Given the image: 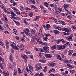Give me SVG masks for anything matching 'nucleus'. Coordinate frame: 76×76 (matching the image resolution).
Instances as JSON below:
<instances>
[{
  "label": "nucleus",
  "mask_w": 76,
  "mask_h": 76,
  "mask_svg": "<svg viewBox=\"0 0 76 76\" xmlns=\"http://www.w3.org/2000/svg\"><path fill=\"white\" fill-rule=\"evenodd\" d=\"M53 32L55 34H60V32L58 30H53Z\"/></svg>",
  "instance_id": "11"
},
{
  "label": "nucleus",
  "mask_w": 76,
  "mask_h": 76,
  "mask_svg": "<svg viewBox=\"0 0 76 76\" xmlns=\"http://www.w3.org/2000/svg\"><path fill=\"white\" fill-rule=\"evenodd\" d=\"M65 46H66V45H65L64 46L63 45V46L61 45L60 46V45H58L57 46V48L58 50H62V49H63L65 48Z\"/></svg>",
  "instance_id": "4"
},
{
  "label": "nucleus",
  "mask_w": 76,
  "mask_h": 76,
  "mask_svg": "<svg viewBox=\"0 0 76 76\" xmlns=\"http://www.w3.org/2000/svg\"><path fill=\"white\" fill-rule=\"evenodd\" d=\"M31 34H35V31L33 29H32L31 30Z\"/></svg>",
  "instance_id": "33"
},
{
  "label": "nucleus",
  "mask_w": 76,
  "mask_h": 76,
  "mask_svg": "<svg viewBox=\"0 0 76 76\" xmlns=\"http://www.w3.org/2000/svg\"><path fill=\"white\" fill-rule=\"evenodd\" d=\"M55 14L57 16H60V12L58 11H56L55 12Z\"/></svg>",
  "instance_id": "17"
},
{
  "label": "nucleus",
  "mask_w": 76,
  "mask_h": 76,
  "mask_svg": "<svg viewBox=\"0 0 76 76\" xmlns=\"http://www.w3.org/2000/svg\"><path fill=\"white\" fill-rule=\"evenodd\" d=\"M15 45L16 43L14 42H12L10 44V45H11L12 47L13 48H15Z\"/></svg>",
  "instance_id": "10"
},
{
  "label": "nucleus",
  "mask_w": 76,
  "mask_h": 76,
  "mask_svg": "<svg viewBox=\"0 0 76 76\" xmlns=\"http://www.w3.org/2000/svg\"><path fill=\"white\" fill-rule=\"evenodd\" d=\"M16 14H17V15H20V12H16Z\"/></svg>",
  "instance_id": "56"
},
{
  "label": "nucleus",
  "mask_w": 76,
  "mask_h": 76,
  "mask_svg": "<svg viewBox=\"0 0 76 76\" xmlns=\"http://www.w3.org/2000/svg\"><path fill=\"white\" fill-rule=\"evenodd\" d=\"M44 5L46 7H48L49 5L48 3H47V2H45Z\"/></svg>",
  "instance_id": "26"
},
{
  "label": "nucleus",
  "mask_w": 76,
  "mask_h": 76,
  "mask_svg": "<svg viewBox=\"0 0 76 76\" xmlns=\"http://www.w3.org/2000/svg\"><path fill=\"white\" fill-rule=\"evenodd\" d=\"M75 70H70V73H71L72 74H73V73H75Z\"/></svg>",
  "instance_id": "38"
},
{
  "label": "nucleus",
  "mask_w": 76,
  "mask_h": 76,
  "mask_svg": "<svg viewBox=\"0 0 76 76\" xmlns=\"http://www.w3.org/2000/svg\"><path fill=\"white\" fill-rule=\"evenodd\" d=\"M39 42V44H40L42 45H45L46 46H47V43L45 42H42L41 41V39H40V38H38L37 39H36V42Z\"/></svg>",
  "instance_id": "1"
},
{
  "label": "nucleus",
  "mask_w": 76,
  "mask_h": 76,
  "mask_svg": "<svg viewBox=\"0 0 76 76\" xmlns=\"http://www.w3.org/2000/svg\"><path fill=\"white\" fill-rule=\"evenodd\" d=\"M25 34L27 35H29V30H28V31H24Z\"/></svg>",
  "instance_id": "30"
},
{
  "label": "nucleus",
  "mask_w": 76,
  "mask_h": 76,
  "mask_svg": "<svg viewBox=\"0 0 76 76\" xmlns=\"http://www.w3.org/2000/svg\"><path fill=\"white\" fill-rule=\"evenodd\" d=\"M8 67H9L10 69H12V66L10 64H9Z\"/></svg>",
  "instance_id": "35"
},
{
  "label": "nucleus",
  "mask_w": 76,
  "mask_h": 76,
  "mask_svg": "<svg viewBox=\"0 0 76 76\" xmlns=\"http://www.w3.org/2000/svg\"><path fill=\"white\" fill-rule=\"evenodd\" d=\"M52 50H54V49H56V46L54 45L51 48Z\"/></svg>",
  "instance_id": "42"
},
{
  "label": "nucleus",
  "mask_w": 76,
  "mask_h": 76,
  "mask_svg": "<svg viewBox=\"0 0 76 76\" xmlns=\"http://www.w3.org/2000/svg\"><path fill=\"white\" fill-rule=\"evenodd\" d=\"M3 74L4 76H9V73L7 72H6L5 71H4L3 72Z\"/></svg>",
  "instance_id": "15"
},
{
  "label": "nucleus",
  "mask_w": 76,
  "mask_h": 76,
  "mask_svg": "<svg viewBox=\"0 0 76 76\" xmlns=\"http://www.w3.org/2000/svg\"><path fill=\"white\" fill-rule=\"evenodd\" d=\"M11 13L13 15V16H16V15L14 14L13 12H12V11L11 12Z\"/></svg>",
  "instance_id": "37"
},
{
  "label": "nucleus",
  "mask_w": 76,
  "mask_h": 76,
  "mask_svg": "<svg viewBox=\"0 0 76 76\" xmlns=\"http://www.w3.org/2000/svg\"><path fill=\"white\" fill-rule=\"evenodd\" d=\"M4 33L5 34H9V32L8 31H4Z\"/></svg>",
  "instance_id": "58"
},
{
  "label": "nucleus",
  "mask_w": 76,
  "mask_h": 76,
  "mask_svg": "<svg viewBox=\"0 0 76 76\" xmlns=\"http://www.w3.org/2000/svg\"><path fill=\"white\" fill-rule=\"evenodd\" d=\"M18 70L19 72L18 73H19V74H21V73H22V71H21L20 69L19 68H18Z\"/></svg>",
  "instance_id": "36"
},
{
  "label": "nucleus",
  "mask_w": 76,
  "mask_h": 76,
  "mask_svg": "<svg viewBox=\"0 0 76 76\" xmlns=\"http://www.w3.org/2000/svg\"><path fill=\"white\" fill-rule=\"evenodd\" d=\"M72 29H76V27L74 25H73L72 26Z\"/></svg>",
  "instance_id": "46"
},
{
  "label": "nucleus",
  "mask_w": 76,
  "mask_h": 76,
  "mask_svg": "<svg viewBox=\"0 0 76 76\" xmlns=\"http://www.w3.org/2000/svg\"><path fill=\"white\" fill-rule=\"evenodd\" d=\"M60 30H61L63 31H65V32H66L68 33L72 31L71 29H60Z\"/></svg>",
  "instance_id": "6"
},
{
  "label": "nucleus",
  "mask_w": 76,
  "mask_h": 76,
  "mask_svg": "<svg viewBox=\"0 0 76 76\" xmlns=\"http://www.w3.org/2000/svg\"><path fill=\"white\" fill-rule=\"evenodd\" d=\"M26 70H27V72L29 73V71H30V75H32L33 74H32V72H31V71L30 70H29V69H28V67H26Z\"/></svg>",
  "instance_id": "19"
},
{
  "label": "nucleus",
  "mask_w": 76,
  "mask_h": 76,
  "mask_svg": "<svg viewBox=\"0 0 76 76\" xmlns=\"http://www.w3.org/2000/svg\"><path fill=\"white\" fill-rule=\"evenodd\" d=\"M73 52V50H69L68 52V54L69 56H71Z\"/></svg>",
  "instance_id": "16"
},
{
  "label": "nucleus",
  "mask_w": 76,
  "mask_h": 76,
  "mask_svg": "<svg viewBox=\"0 0 76 76\" xmlns=\"http://www.w3.org/2000/svg\"><path fill=\"white\" fill-rule=\"evenodd\" d=\"M58 10L60 11L61 12L62 11V9L60 8H58Z\"/></svg>",
  "instance_id": "45"
},
{
  "label": "nucleus",
  "mask_w": 76,
  "mask_h": 76,
  "mask_svg": "<svg viewBox=\"0 0 76 76\" xmlns=\"http://www.w3.org/2000/svg\"><path fill=\"white\" fill-rule=\"evenodd\" d=\"M15 38L16 39H17V40H19V37H18V36H15Z\"/></svg>",
  "instance_id": "61"
},
{
  "label": "nucleus",
  "mask_w": 76,
  "mask_h": 76,
  "mask_svg": "<svg viewBox=\"0 0 76 76\" xmlns=\"http://www.w3.org/2000/svg\"><path fill=\"white\" fill-rule=\"evenodd\" d=\"M44 75V74L42 73H40L39 75V76H43Z\"/></svg>",
  "instance_id": "59"
},
{
  "label": "nucleus",
  "mask_w": 76,
  "mask_h": 76,
  "mask_svg": "<svg viewBox=\"0 0 76 76\" xmlns=\"http://www.w3.org/2000/svg\"><path fill=\"white\" fill-rule=\"evenodd\" d=\"M61 23L62 24V25H64V22L62 21H61Z\"/></svg>",
  "instance_id": "62"
},
{
  "label": "nucleus",
  "mask_w": 76,
  "mask_h": 76,
  "mask_svg": "<svg viewBox=\"0 0 76 76\" xmlns=\"http://www.w3.org/2000/svg\"><path fill=\"white\" fill-rule=\"evenodd\" d=\"M20 47H21V49L22 50H24V46L23 45H20Z\"/></svg>",
  "instance_id": "31"
},
{
  "label": "nucleus",
  "mask_w": 76,
  "mask_h": 76,
  "mask_svg": "<svg viewBox=\"0 0 76 76\" xmlns=\"http://www.w3.org/2000/svg\"><path fill=\"white\" fill-rule=\"evenodd\" d=\"M45 56L46 57L48 58H50L52 57V56L50 54H46Z\"/></svg>",
  "instance_id": "8"
},
{
  "label": "nucleus",
  "mask_w": 76,
  "mask_h": 76,
  "mask_svg": "<svg viewBox=\"0 0 76 76\" xmlns=\"http://www.w3.org/2000/svg\"><path fill=\"white\" fill-rule=\"evenodd\" d=\"M39 61L42 63H45L46 62V61L44 59L40 60H39Z\"/></svg>",
  "instance_id": "27"
},
{
  "label": "nucleus",
  "mask_w": 76,
  "mask_h": 76,
  "mask_svg": "<svg viewBox=\"0 0 76 76\" xmlns=\"http://www.w3.org/2000/svg\"><path fill=\"white\" fill-rule=\"evenodd\" d=\"M13 31L14 34H15V35H18L17 31H16V29H13Z\"/></svg>",
  "instance_id": "14"
},
{
  "label": "nucleus",
  "mask_w": 76,
  "mask_h": 76,
  "mask_svg": "<svg viewBox=\"0 0 76 76\" xmlns=\"http://www.w3.org/2000/svg\"><path fill=\"white\" fill-rule=\"evenodd\" d=\"M57 58L58 60H61V61H63V58L60 56V55H58L57 57Z\"/></svg>",
  "instance_id": "12"
},
{
  "label": "nucleus",
  "mask_w": 76,
  "mask_h": 76,
  "mask_svg": "<svg viewBox=\"0 0 76 76\" xmlns=\"http://www.w3.org/2000/svg\"><path fill=\"white\" fill-rule=\"evenodd\" d=\"M42 69V66H40L38 68H36L37 70H41Z\"/></svg>",
  "instance_id": "34"
},
{
  "label": "nucleus",
  "mask_w": 76,
  "mask_h": 76,
  "mask_svg": "<svg viewBox=\"0 0 76 76\" xmlns=\"http://www.w3.org/2000/svg\"><path fill=\"white\" fill-rule=\"evenodd\" d=\"M3 47V48H4V44L3 43H2V44H0Z\"/></svg>",
  "instance_id": "49"
},
{
  "label": "nucleus",
  "mask_w": 76,
  "mask_h": 76,
  "mask_svg": "<svg viewBox=\"0 0 76 76\" xmlns=\"http://www.w3.org/2000/svg\"><path fill=\"white\" fill-rule=\"evenodd\" d=\"M39 32H40L41 33H42V29H40L39 30Z\"/></svg>",
  "instance_id": "54"
},
{
  "label": "nucleus",
  "mask_w": 76,
  "mask_h": 76,
  "mask_svg": "<svg viewBox=\"0 0 76 76\" xmlns=\"http://www.w3.org/2000/svg\"><path fill=\"white\" fill-rule=\"evenodd\" d=\"M21 57L24 58V59H26V58H27V56L26 55L24 54L23 56L22 55L21 56Z\"/></svg>",
  "instance_id": "22"
},
{
  "label": "nucleus",
  "mask_w": 76,
  "mask_h": 76,
  "mask_svg": "<svg viewBox=\"0 0 76 76\" xmlns=\"http://www.w3.org/2000/svg\"><path fill=\"white\" fill-rule=\"evenodd\" d=\"M63 34H64V35H69V33H66L65 32H64Z\"/></svg>",
  "instance_id": "47"
},
{
  "label": "nucleus",
  "mask_w": 76,
  "mask_h": 76,
  "mask_svg": "<svg viewBox=\"0 0 76 76\" xmlns=\"http://www.w3.org/2000/svg\"><path fill=\"white\" fill-rule=\"evenodd\" d=\"M49 66L50 67H54L56 65V64L54 63H51L48 64Z\"/></svg>",
  "instance_id": "9"
},
{
  "label": "nucleus",
  "mask_w": 76,
  "mask_h": 76,
  "mask_svg": "<svg viewBox=\"0 0 76 76\" xmlns=\"http://www.w3.org/2000/svg\"><path fill=\"white\" fill-rule=\"evenodd\" d=\"M50 71L51 72H55V69L54 68H52L50 69Z\"/></svg>",
  "instance_id": "43"
},
{
  "label": "nucleus",
  "mask_w": 76,
  "mask_h": 76,
  "mask_svg": "<svg viewBox=\"0 0 76 76\" xmlns=\"http://www.w3.org/2000/svg\"><path fill=\"white\" fill-rule=\"evenodd\" d=\"M66 66H69V67H72V66L70 64H67Z\"/></svg>",
  "instance_id": "53"
},
{
  "label": "nucleus",
  "mask_w": 76,
  "mask_h": 76,
  "mask_svg": "<svg viewBox=\"0 0 76 76\" xmlns=\"http://www.w3.org/2000/svg\"><path fill=\"white\" fill-rule=\"evenodd\" d=\"M12 55H10L9 58L10 61H12V62H13V58H12Z\"/></svg>",
  "instance_id": "23"
},
{
  "label": "nucleus",
  "mask_w": 76,
  "mask_h": 76,
  "mask_svg": "<svg viewBox=\"0 0 76 76\" xmlns=\"http://www.w3.org/2000/svg\"><path fill=\"white\" fill-rule=\"evenodd\" d=\"M4 60V59L1 58V56H0V61H1Z\"/></svg>",
  "instance_id": "50"
},
{
  "label": "nucleus",
  "mask_w": 76,
  "mask_h": 76,
  "mask_svg": "<svg viewBox=\"0 0 76 76\" xmlns=\"http://www.w3.org/2000/svg\"><path fill=\"white\" fill-rule=\"evenodd\" d=\"M0 67L1 69H3V66L2 64H1L0 65Z\"/></svg>",
  "instance_id": "55"
},
{
  "label": "nucleus",
  "mask_w": 76,
  "mask_h": 76,
  "mask_svg": "<svg viewBox=\"0 0 76 76\" xmlns=\"http://www.w3.org/2000/svg\"><path fill=\"white\" fill-rule=\"evenodd\" d=\"M28 66L29 70H33V67L31 65L29 64Z\"/></svg>",
  "instance_id": "18"
},
{
  "label": "nucleus",
  "mask_w": 76,
  "mask_h": 76,
  "mask_svg": "<svg viewBox=\"0 0 76 76\" xmlns=\"http://www.w3.org/2000/svg\"><path fill=\"white\" fill-rule=\"evenodd\" d=\"M55 22H56V23H57V24H60V23H61V21H60V20L56 21H55Z\"/></svg>",
  "instance_id": "25"
},
{
  "label": "nucleus",
  "mask_w": 76,
  "mask_h": 76,
  "mask_svg": "<svg viewBox=\"0 0 76 76\" xmlns=\"http://www.w3.org/2000/svg\"><path fill=\"white\" fill-rule=\"evenodd\" d=\"M46 28L47 29H48L49 28H50V25L49 24H47L46 25Z\"/></svg>",
  "instance_id": "32"
},
{
  "label": "nucleus",
  "mask_w": 76,
  "mask_h": 76,
  "mask_svg": "<svg viewBox=\"0 0 76 76\" xmlns=\"http://www.w3.org/2000/svg\"><path fill=\"white\" fill-rule=\"evenodd\" d=\"M31 7H32V8H33V9H37L36 7L34 5H32Z\"/></svg>",
  "instance_id": "48"
},
{
  "label": "nucleus",
  "mask_w": 76,
  "mask_h": 76,
  "mask_svg": "<svg viewBox=\"0 0 76 76\" xmlns=\"http://www.w3.org/2000/svg\"><path fill=\"white\" fill-rule=\"evenodd\" d=\"M19 46L18 45H17V46L15 45V48H13V49H15V50H19Z\"/></svg>",
  "instance_id": "21"
},
{
  "label": "nucleus",
  "mask_w": 76,
  "mask_h": 76,
  "mask_svg": "<svg viewBox=\"0 0 76 76\" xmlns=\"http://www.w3.org/2000/svg\"><path fill=\"white\" fill-rule=\"evenodd\" d=\"M15 23H16V25H17V26H19L20 25V23H19V22L18 21H15Z\"/></svg>",
  "instance_id": "28"
},
{
  "label": "nucleus",
  "mask_w": 76,
  "mask_h": 76,
  "mask_svg": "<svg viewBox=\"0 0 76 76\" xmlns=\"http://www.w3.org/2000/svg\"><path fill=\"white\" fill-rule=\"evenodd\" d=\"M20 10L21 11H23V7L22 6L20 7Z\"/></svg>",
  "instance_id": "44"
},
{
  "label": "nucleus",
  "mask_w": 76,
  "mask_h": 76,
  "mask_svg": "<svg viewBox=\"0 0 76 76\" xmlns=\"http://www.w3.org/2000/svg\"><path fill=\"white\" fill-rule=\"evenodd\" d=\"M48 37L47 36V34H45V37H44V36H43V39L45 41H47V40L48 39Z\"/></svg>",
  "instance_id": "7"
},
{
  "label": "nucleus",
  "mask_w": 76,
  "mask_h": 76,
  "mask_svg": "<svg viewBox=\"0 0 76 76\" xmlns=\"http://www.w3.org/2000/svg\"><path fill=\"white\" fill-rule=\"evenodd\" d=\"M69 6V4H64V9L65 10V11L67 12L68 13H70V12L68 10H67V8Z\"/></svg>",
  "instance_id": "2"
},
{
  "label": "nucleus",
  "mask_w": 76,
  "mask_h": 76,
  "mask_svg": "<svg viewBox=\"0 0 76 76\" xmlns=\"http://www.w3.org/2000/svg\"><path fill=\"white\" fill-rule=\"evenodd\" d=\"M63 40V39H59L57 41V44H58L60 43V42H61V41H62Z\"/></svg>",
  "instance_id": "20"
},
{
  "label": "nucleus",
  "mask_w": 76,
  "mask_h": 76,
  "mask_svg": "<svg viewBox=\"0 0 76 76\" xmlns=\"http://www.w3.org/2000/svg\"><path fill=\"white\" fill-rule=\"evenodd\" d=\"M63 62L65 63H66V64H69L70 63V61L66 59H64L63 60Z\"/></svg>",
  "instance_id": "13"
},
{
  "label": "nucleus",
  "mask_w": 76,
  "mask_h": 76,
  "mask_svg": "<svg viewBox=\"0 0 76 76\" xmlns=\"http://www.w3.org/2000/svg\"><path fill=\"white\" fill-rule=\"evenodd\" d=\"M29 30L28 29H25L23 30L24 31H28Z\"/></svg>",
  "instance_id": "60"
},
{
  "label": "nucleus",
  "mask_w": 76,
  "mask_h": 76,
  "mask_svg": "<svg viewBox=\"0 0 76 76\" xmlns=\"http://www.w3.org/2000/svg\"><path fill=\"white\" fill-rule=\"evenodd\" d=\"M56 74H51L50 75V76H56Z\"/></svg>",
  "instance_id": "63"
},
{
  "label": "nucleus",
  "mask_w": 76,
  "mask_h": 76,
  "mask_svg": "<svg viewBox=\"0 0 76 76\" xmlns=\"http://www.w3.org/2000/svg\"><path fill=\"white\" fill-rule=\"evenodd\" d=\"M17 71H16V70H15L14 71V72L13 73V76L14 75H17Z\"/></svg>",
  "instance_id": "24"
},
{
  "label": "nucleus",
  "mask_w": 76,
  "mask_h": 76,
  "mask_svg": "<svg viewBox=\"0 0 76 76\" xmlns=\"http://www.w3.org/2000/svg\"><path fill=\"white\" fill-rule=\"evenodd\" d=\"M39 51L41 52H44V50H43L41 48L40 49Z\"/></svg>",
  "instance_id": "52"
},
{
  "label": "nucleus",
  "mask_w": 76,
  "mask_h": 76,
  "mask_svg": "<svg viewBox=\"0 0 76 76\" xmlns=\"http://www.w3.org/2000/svg\"><path fill=\"white\" fill-rule=\"evenodd\" d=\"M12 9L13 10H14L15 11H18V10L15 7H12Z\"/></svg>",
  "instance_id": "39"
},
{
  "label": "nucleus",
  "mask_w": 76,
  "mask_h": 76,
  "mask_svg": "<svg viewBox=\"0 0 76 76\" xmlns=\"http://www.w3.org/2000/svg\"><path fill=\"white\" fill-rule=\"evenodd\" d=\"M72 38H73V34H71L69 36L66 37V39H67L68 40H69V41H72Z\"/></svg>",
  "instance_id": "5"
},
{
  "label": "nucleus",
  "mask_w": 76,
  "mask_h": 76,
  "mask_svg": "<svg viewBox=\"0 0 76 76\" xmlns=\"http://www.w3.org/2000/svg\"><path fill=\"white\" fill-rule=\"evenodd\" d=\"M29 16L31 18V17H32V16H33V13H32V12H31L30 13V14H29Z\"/></svg>",
  "instance_id": "40"
},
{
  "label": "nucleus",
  "mask_w": 76,
  "mask_h": 76,
  "mask_svg": "<svg viewBox=\"0 0 76 76\" xmlns=\"http://www.w3.org/2000/svg\"><path fill=\"white\" fill-rule=\"evenodd\" d=\"M21 16L23 17H26L27 16V15L26 14H21Z\"/></svg>",
  "instance_id": "29"
},
{
  "label": "nucleus",
  "mask_w": 76,
  "mask_h": 76,
  "mask_svg": "<svg viewBox=\"0 0 76 76\" xmlns=\"http://www.w3.org/2000/svg\"><path fill=\"white\" fill-rule=\"evenodd\" d=\"M50 6L53 7L54 6V4H51L50 5Z\"/></svg>",
  "instance_id": "51"
},
{
  "label": "nucleus",
  "mask_w": 76,
  "mask_h": 76,
  "mask_svg": "<svg viewBox=\"0 0 76 76\" xmlns=\"http://www.w3.org/2000/svg\"><path fill=\"white\" fill-rule=\"evenodd\" d=\"M38 75H39V73H37L34 75V76H38Z\"/></svg>",
  "instance_id": "64"
},
{
  "label": "nucleus",
  "mask_w": 76,
  "mask_h": 76,
  "mask_svg": "<svg viewBox=\"0 0 76 76\" xmlns=\"http://www.w3.org/2000/svg\"><path fill=\"white\" fill-rule=\"evenodd\" d=\"M42 33H41V32H39V33L38 34V35H39L40 36H41V35H42Z\"/></svg>",
  "instance_id": "57"
},
{
  "label": "nucleus",
  "mask_w": 76,
  "mask_h": 76,
  "mask_svg": "<svg viewBox=\"0 0 76 76\" xmlns=\"http://www.w3.org/2000/svg\"><path fill=\"white\" fill-rule=\"evenodd\" d=\"M48 48H49V47L48 46H44L43 48V49L44 50V51H45V53H48V52H49L48 51V50H49Z\"/></svg>",
  "instance_id": "3"
},
{
  "label": "nucleus",
  "mask_w": 76,
  "mask_h": 76,
  "mask_svg": "<svg viewBox=\"0 0 76 76\" xmlns=\"http://www.w3.org/2000/svg\"><path fill=\"white\" fill-rule=\"evenodd\" d=\"M31 1L33 4H35V3H36L35 0H31Z\"/></svg>",
  "instance_id": "41"
}]
</instances>
